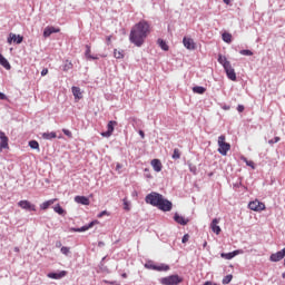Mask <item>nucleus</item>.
I'll list each match as a JSON object with an SVG mask.
<instances>
[{
	"label": "nucleus",
	"mask_w": 285,
	"mask_h": 285,
	"mask_svg": "<svg viewBox=\"0 0 285 285\" xmlns=\"http://www.w3.org/2000/svg\"><path fill=\"white\" fill-rule=\"evenodd\" d=\"M114 57H115V59H124V53L121 51H117V49H115Z\"/></svg>",
	"instance_id": "37"
},
{
	"label": "nucleus",
	"mask_w": 285,
	"mask_h": 285,
	"mask_svg": "<svg viewBox=\"0 0 285 285\" xmlns=\"http://www.w3.org/2000/svg\"><path fill=\"white\" fill-rule=\"evenodd\" d=\"M159 284L161 285H179L181 282H184V278H181L177 274L169 275L167 277L159 278Z\"/></svg>",
	"instance_id": "3"
},
{
	"label": "nucleus",
	"mask_w": 285,
	"mask_h": 285,
	"mask_svg": "<svg viewBox=\"0 0 285 285\" xmlns=\"http://www.w3.org/2000/svg\"><path fill=\"white\" fill-rule=\"evenodd\" d=\"M150 33V23L146 20H141L138 23H136L129 35V41L130 43H134L137 48H141L144 46L146 38Z\"/></svg>",
	"instance_id": "1"
},
{
	"label": "nucleus",
	"mask_w": 285,
	"mask_h": 285,
	"mask_svg": "<svg viewBox=\"0 0 285 285\" xmlns=\"http://www.w3.org/2000/svg\"><path fill=\"white\" fill-rule=\"evenodd\" d=\"M63 135H66L67 137H72V132L68 129H63L62 130Z\"/></svg>",
	"instance_id": "45"
},
{
	"label": "nucleus",
	"mask_w": 285,
	"mask_h": 285,
	"mask_svg": "<svg viewBox=\"0 0 285 285\" xmlns=\"http://www.w3.org/2000/svg\"><path fill=\"white\" fill-rule=\"evenodd\" d=\"M174 222H176V224H179L180 226H186L188 222H190V219L185 218L184 216L176 213L174 215Z\"/></svg>",
	"instance_id": "14"
},
{
	"label": "nucleus",
	"mask_w": 285,
	"mask_h": 285,
	"mask_svg": "<svg viewBox=\"0 0 285 285\" xmlns=\"http://www.w3.org/2000/svg\"><path fill=\"white\" fill-rule=\"evenodd\" d=\"M18 206L22 208L23 210H29V213L37 212V206L29 200H20L18 203Z\"/></svg>",
	"instance_id": "7"
},
{
	"label": "nucleus",
	"mask_w": 285,
	"mask_h": 285,
	"mask_svg": "<svg viewBox=\"0 0 285 285\" xmlns=\"http://www.w3.org/2000/svg\"><path fill=\"white\" fill-rule=\"evenodd\" d=\"M229 282H233V274L226 275V276L223 278L222 284L226 285V284H228Z\"/></svg>",
	"instance_id": "34"
},
{
	"label": "nucleus",
	"mask_w": 285,
	"mask_h": 285,
	"mask_svg": "<svg viewBox=\"0 0 285 285\" xmlns=\"http://www.w3.org/2000/svg\"><path fill=\"white\" fill-rule=\"evenodd\" d=\"M206 246H208V242L205 240V242L203 243V248H206Z\"/></svg>",
	"instance_id": "57"
},
{
	"label": "nucleus",
	"mask_w": 285,
	"mask_h": 285,
	"mask_svg": "<svg viewBox=\"0 0 285 285\" xmlns=\"http://www.w3.org/2000/svg\"><path fill=\"white\" fill-rule=\"evenodd\" d=\"M220 257H222L223 259H233V258H234L232 252H230V253H222V254H220Z\"/></svg>",
	"instance_id": "36"
},
{
	"label": "nucleus",
	"mask_w": 285,
	"mask_h": 285,
	"mask_svg": "<svg viewBox=\"0 0 285 285\" xmlns=\"http://www.w3.org/2000/svg\"><path fill=\"white\" fill-rule=\"evenodd\" d=\"M42 139H47V140L57 139V132H55V131L43 132Z\"/></svg>",
	"instance_id": "25"
},
{
	"label": "nucleus",
	"mask_w": 285,
	"mask_h": 285,
	"mask_svg": "<svg viewBox=\"0 0 285 285\" xmlns=\"http://www.w3.org/2000/svg\"><path fill=\"white\" fill-rule=\"evenodd\" d=\"M249 210H254L255 213H259L266 208V205L259 200H253L248 204Z\"/></svg>",
	"instance_id": "6"
},
{
	"label": "nucleus",
	"mask_w": 285,
	"mask_h": 285,
	"mask_svg": "<svg viewBox=\"0 0 285 285\" xmlns=\"http://www.w3.org/2000/svg\"><path fill=\"white\" fill-rule=\"evenodd\" d=\"M228 150H230V144L226 142V136L220 135L218 137V153L223 155V157H226Z\"/></svg>",
	"instance_id": "4"
},
{
	"label": "nucleus",
	"mask_w": 285,
	"mask_h": 285,
	"mask_svg": "<svg viewBox=\"0 0 285 285\" xmlns=\"http://www.w3.org/2000/svg\"><path fill=\"white\" fill-rule=\"evenodd\" d=\"M244 161H245L246 166H249V168L255 169V163H253V160H248V159L244 158Z\"/></svg>",
	"instance_id": "40"
},
{
	"label": "nucleus",
	"mask_w": 285,
	"mask_h": 285,
	"mask_svg": "<svg viewBox=\"0 0 285 285\" xmlns=\"http://www.w3.org/2000/svg\"><path fill=\"white\" fill-rule=\"evenodd\" d=\"M76 204H81V206H90V199L86 196H76Z\"/></svg>",
	"instance_id": "17"
},
{
	"label": "nucleus",
	"mask_w": 285,
	"mask_h": 285,
	"mask_svg": "<svg viewBox=\"0 0 285 285\" xmlns=\"http://www.w3.org/2000/svg\"><path fill=\"white\" fill-rule=\"evenodd\" d=\"M55 204V199L47 200L40 205V210H48Z\"/></svg>",
	"instance_id": "26"
},
{
	"label": "nucleus",
	"mask_w": 285,
	"mask_h": 285,
	"mask_svg": "<svg viewBox=\"0 0 285 285\" xmlns=\"http://www.w3.org/2000/svg\"><path fill=\"white\" fill-rule=\"evenodd\" d=\"M222 39H223V41H225V43H230L233 41V35H230L228 32H224L222 35Z\"/></svg>",
	"instance_id": "28"
},
{
	"label": "nucleus",
	"mask_w": 285,
	"mask_h": 285,
	"mask_svg": "<svg viewBox=\"0 0 285 285\" xmlns=\"http://www.w3.org/2000/svg\"><path fill=\"white\" fill-rule=\"evenodd\" d=\"M155 264H151V263H146L145 264V268H149L150 271H155Z\"/></svg>",
	"instance_id": "43"
},
{
	"label": "nucleus",
	"mask_w": 285,
	"mask_h": 285,
	"mask_svg": "<svg viewBox=\"0 0 285 285\" xmlns=\"http://www.w3.org/2000/svg\"><path fill=\"white\" fill-rule=\"evenodd\" d=\"M154 271H158V273H161V272L166 273V272L170 271V266L161 263L160 265L154 266Z\"/></svg>",
	"instance_id": "22"
},
{
	"label": "nucleus",
	"mask_w": 285,
	"mask_h": 285,
	"mask_svg": "<svg viewBox=\"0 0 285 285\" xmlns=\"http://www.w3.org/2000/svg\"><path fill=\"white\" fill-rule=\"evenodd\" d=\"M57 248H61V242L56 243Z\"/></svg>",
	"instance_id": "55"
},
{
	"label": "nucleus",
	"mask_w": 285,
	"mask_h": 285,
	"mask_svg": "<svg viewBox=\"0 0 285 285\" xmlns=\"http://www.w3.org/2000/svg\"><path fill=\"white\" fill-rule=\"evenodd\" d=\"M85 48H86L85 57L87 59H91L92 61H97V59H99V57L90 55V45H86Z\"/></svg>",
	"instance_id": "23"
},
{
	"label": "nucleus",
	"mask_w": 285,
	"mask_h": 285,
	"mask_svg": "<svg viewBox=\"0 0 285 285\" xmlns=\"http://www.w3.org/2000/svg\"><path fill=\"white\" fill-rule=\"evenodd\" d=\"M217 224H219V219L214 218L212 220L210 228H212L213 233H215L216 235H219V233H222V227H219Z\"/></svg>",
	"instance_id": "18"
},
{
	"label": "nucleus",
	"mask_w": 285,
	"mask_h": 285,
	"mask_svg": "<svg viewBox=\"0 0 285 285\" xmlns=\"http://www.w3.org/2000/svg\"><path fill=\"white\" fill-rule=\"evenodd\" d=\"M29 147L32 149V150H38V153H39V141H37V140H30L29 141Z\"/></svg>",
	"instance_id": "31"
},
{
	"label": "nucleus",
	"mask_w": 285,
	"mask_h": 285,
	"mask_svg": "<svg viewBox=\"0 0 285 285\" xmlns=\"http://www.w3.org/2000/svg\"><path fill=\"white\" fill-rule=\"evenodd\" d=\"M124 209L130 210V205L128 204V200H124Z\"/></svg>",
	"instance_id": "46"
},
{
	"label": "nucleus",
	"mask_w": 285,
	"mask_h": 285,
	"mask_svg": "<svg viewBox=\"0 0 285 285\" xmlns=\"http://www.w3.org/2000/svg\"><path fill=\"white\" fill-rule=\"evenodd\" d=\"M60 252L62 253V255H70V247L62 246L60 248Z\"/></svg>",
	"instance_id": "38"
},
{
	"label": "nucleus",
	"mask_w": 285,
	"mask_h": 285,
	"mask_svg": "<svg viewBox=\"0 0 285 285\" xmlns=\"http://www.w3.org/2000/svg\"><path fill=\"white\" fill-rule=\"evenodd\" d=\"M224 110H230V107H224Z\"/></svg>",
	"instance_id": "60"
},
{
	"label": "nucleus",
	"mask_w": 285,
	"mask_h": 285,
	"mask_svg": "<svg viewBox=\"0 0 285 285\" xmlns=\"http://www.w3.org/2000/svg\"><path fill=\"white\" fill-rule=\"evenodd\" d=\"M0 66H2V68H6V70H10V68H12L8 59H6V57H3V55L1 53H0Z\"/></svg>",
	"instance_id": "21"
},
{
	"label": "nucleus",
	"mask_w": 285,
	"mask_h": 285,
	"mask_svg": "<svg viewBox=\"0 0 285 285\" xmlns=\"http://www.w3.org/2000/svg\"><path fill=\"white\" fill-rule=\"evenodd\" d=\"M157 43H158L159 48H161V50H164L165 52H168L169 47H168V43H166V41L164 39L159 38L157 40Z\"/></svg>",
	"instance_id": "24"
},
{
	"label": "nucleus",
	"mask_w": 285,
	"mask_h": 285,
	"mask_svg": "<svg viewBox=\"0 0 285 285\" xmlns=\"http://www.w3.org/2000/svg\"><path fill=\"white\" fill-rule=\"evenodd\" d=\"M171 158L173 159H180L181 158V151H179V149L175 148Z\"/></svg>",
	"instance_id": "35"
},
{
	"label": "nucleus",
	"mask_w": 285,
	"mask_h": 285,
	"mask_svg": "<svg viewBox=\"0 0 285 285\" xmlns=\"http://www.w3.org/2000/svg\"><path fill=\"white\" fill-rule=\"evenodd\" d=\"M48 75V68L41 70V77H46Z\"/></svg>",
	"instance_id": "49"
},
{
	"label": "nucleus",
	"mask_w": 285,
	"mask_h": 285,
	"mask_svg": "<svg viewBox=\"0 0 285 285\" xmlns=\"http://www.w3.org/2000/svg\"><path fill=\"white\" fill-rule=\"evenodd\" d=\"M189 170H190V173H195V170H197V168L196 167H190Z\"/></svg>",
	"instance_id": "54"
},
{
	"label": "nucleus",
	"mask_w": 285,
	"mask_h": 285,
	"mask_svg": "<svg viewBox=\"0 0 285 285\" xmlns=\"http://www.w3.org/2000/svg\"><path fill=\"white\" fill-rule=\"evenodd\" d=\"M278 141H281V138L276 136L273 139H269L268 144H269V146H273V144H277Z\"/></svg>",
	"instance_id": "41"
},
{
	"label": "nucleus",
	"mask_w": 285,
	"mask_h": 285,
	"mask_svg": "<svg viewBox=\"0 0 285 285\" xmlns=\"http://www.w3.org/2000/svg\"><path fill=\"white\" fill-rule=\"evenodd\" d=\"M104 215H108V212H107V210H104V212L99 213V214L97 215V217H98V218H101V217H104Z\"/></svg>",
	"instance_id": "48"
},
{
	"label": "nucleus",
	"mask_w": 285,
	"mask_h": 285,
	"mask_svg": "<svg viewBox=\"0 0 285 285\" xmlns=\"http://www.w3.org/2000/svg\"><path fill=\"white\" fill-rule=\"evenodd\" d=\"M60 31H61V29H59V28L46 27L43 30V37H45V39H48V37H50L51 35H55Z\"/></svg>",
	"instance_id": "13"
},
{
	"label": "nucleus",
	"mask_w": 285,
	"mask_h": 285,
	"mask_svg": "<svg viewBox=\"0 0 285 285\" xmlns=\"http://www.w3.org/2000/svg\"><path fill=\"white\" fill-rule=\"evenodd\" d=\"M193 92L196 95H204V92H206V88L203 86H195L193 87Z\"/></svg>",
	"instance_id": "27"
},
{
	"label": "nucleus",
	"mask_w": 285,
	"mask_h": 285,
	"mask_svg": "<svg viewBox=\"0 0 285 285\" xmlns=\"http://www.w3.org/2000/svg\"><path fill=\"white\" fill-rule=\"evenodd\" d=\"M183 43L185 46V48L187 50H195L196 46H195V40H193L191 38H184L183 39Z\"/></svg>",
	"instance_id": "16"
},
{
	"label": "nucleus",
	"mask_w": 285,
	"mask_h": 285,
	"mask_svg": "<svg viewBox=\"0 0 285 285\" xmlns=\"http://www.w3.org/2000/svg\"><path fill=\"white\" fill-rule=\"evenodd\" d=\"M237 111L238 112H244V105H238L237 106Z\"/></svg>",
	"instance_id": "50"
},
{
	"label": "nucleus",
	"mask_w": 285,
	"mask_h": 285,
	"mask_svg": "<svg viewBox=\"0 0 285 285\" xmlns=\"http://www.w3.org/2000/svg\"><path fill=\"white\" fill-rule=\"evenodd\" d=\"M14 253H19V247H14Z\"/></svg>",
	"instance_id": "59"
},
{
	"label": "nucleus",
	"mask_w": 285,
	"mask_h": 285,
	"mask_svg": "<svg viewBox=\"0 0 285 285\" xmlns=\"http://www.w3.org/2000/svg\"><path fill=\"white\" fill-rule=\"evenodd\" d=\"M218 63H220V66H223V68H226L227 63H230V61H228V59H226V56H218Z\"/></svg>",
	"instance_id": "29"
},
{
	"label": "nucleus",
	"mask_w": 285,
	"mask_h": 285,
	"mask_svg": "<svg viewBox=\"0 0 285 285\" xmlns=\"http://www.w3.org/2000/svg\"><path fill=\"white\" fill-rule=\"evenodd\" d=\"M96 224H99V220H92L87 225H83L82 227H71L69 230L70 233H86V230H90L92 226H96Z\"/></svg>",
	"instance_id": "5"
},
{
	"label": "nucleus",
	"mask_w": 285,
	"mask_h": 285,
	"mask_svg": "<svg viewBox=\"0 0 285 285\" xmlns=\"http://www.w3.org/2000/svg\"><path fill=\"white\" fill-rule=\"evenodd\" d=\"M71 92H72L75 99H78V100L83 99V95L81 94V88L73 86V88H71Z\"/></svg>",
	"instance_id": "20"
},
{
	"label": "nucleus",
	"mask_w": 285,
	"mask_h": 285,
	"mask_svg": "<svg viewBox=\"0 0 285 285\" xmlns=\"http://www.w3.org/2000/svg\"><path fill=\"white\" fill-rule=\"evenodd\" d=\"M151 166L156 173H161V169L164 168V166L161 165V160L159 159H153Z\"/></svg>",
	"instance_id": "19"
},
{
	"label": "nucleus",
	"mask_w": 285,
	"mask_h": 285,
	"mask_svg": "<svg viewBox=\"0 0 285 285\" xmlns=\"http://www.w3.org/2000/svg\"><path fill=\"white\" fill-rule=\"evenodd\" d=\"M55 213H57L58 215H66V209H63V207H61V205L57 204L53 207Z\"/></svg>",
	"instance_id": "30"
},
{
	"label": "nucleus",
	"mask_w": 285,
	"mask_h": 285,
	"mask_svg": "<svg viewBox=\"0 0 285 285\" xmlns=\"http://www.w3.org/2000/svg\"><path fill=\"white\" fill-rule=\"evenodd\" d=\"M8 141L9 138L8 136H6V132L0 130V153H2V150H8V148H10Z\"/></svg>",
	"instance_id": "10"
},
{
	"label": "nucleus",
	"mask_w": 285,
	"mask_h": 285,
	"mask_svg": "<svg viewBox=\"0 0 285 285\" xmlns=\"http://www.w3.org/2000/svg\"><path fill=\"white\" fill-rule=\"evenodd\" d=\"M146 204H149L150 206H155L159 210H163V213H170L173 210V202L164 198V195L151 191L145 197Z\"/></svg>",
	"instance_id": "2"
},
{
	"label": "nucleus",
	"mask_w": 285,
	"mask_h": 285,
	"mask_svg": "<svg viewBox=\"0 0 285 285\" xmlns=\"http://www.w3.org/2000/svg\"><path fill=\"white\" fill-rule=\"evenodd\" d=\"M188 239H190V235L185 234V235L183 236V238H181L183 244H186V242H188Z\"/></svg>",
	"instance_id": "44"
},
{
	"label": "nucleus",
	"mask_w": 285,
	"mask_h": 285,
	"mask_svg": "<svg viewBox=\"0 0 285 285\" xmlns=\"http://www.w3.org/2000/svg\"><path fill=\"white\" fill-rule=\"evenodd\" d=\"M62 70L65 71V72H68V70H72V62H70V61H66L65 62V65H63V67H62Z\"/></svg>",
	"instance_id": "32"
},
{
	"label": "nucleus",
	"mask_w": 285,
	"mask_h": 285,
	"mask_svg": "<svg viewBox=\"0 0 285 285\" xmlns=\"http://www.w3.org/2000/svg\"><path fill=\"white\" fill-rule=\"evenodd\" d=\"M283 279H285V272L282 274Z\"/></svg>",
	"instance_id": "61"
},
{
	"label": "nucleus",
	"mask_w": 285,
	"mask_h": 285,
	"mask_svg": "<svg viewBox=\"0 0 285 285\" xmlns=\"http://www.w3.org/2000/svg\"><path fill=\"white\" fill-rule=\"evenodd\" d=\"M227 78L230 81H237V73L235 72V69L233 68V65L227 63L226 67L224 68Z\"/></svg>",
	"instance_id": "8"
},
{
	"label": "nucleus",
	"mask_w": 285,
	"mask_h": 285,
	"mask_svg": "<svg viewBox=\"0 0 285 285\" xmlns=\"http://www.w3.org/2000/svg\"><path fill=\"white\" fill-rule=\"evenodd\" d=\"M145 177H146L147 179H153V175H150V169L145 168Z\"/></svg>",
	"instance_id": "42"
},
{
	"label": "nucleus",
	"mask_w": 285,
	"mask_h": 285,
	"mask_svg": "<svg viewBox=\"0 0 285 285\" xmlns=\"http://www.w3.org/2000/svg\"><path fill=\"white\" fill-rule=\"evenodd\" d=\"M138 135L141 137V139H145L146 137V134L144 132V130H139Z\"/></svg>",
	"instance_id": "51"
},
{
	"label": "nucleus",
	"mask_w": 285,
	"mask_h": 285,
	"mask_svg": "<svg viewBox=\"0 0 285 285\" xmlns=\"http://www.w3.org/2000/svg\"><path fill=\"white\" fill-rule=\"evenodd\" d=\"M237 255H244V249H236L232 252V257H237Z\"/></svg>",
	"instance_id": "39"
},
{
	"label": "nucleus",
	"mask_w": 285,
	"mask_h": 285,
	"mask_svg": "<svg viewBox=\"0 0 285 285\" xmlns=\"http://www.w3.org/2000/svg\"><path fill=\"white\" fill-rule=\"evenodd\" d=\"M121 277H124V279H126L128 277V274L124 273V274H121Z\"/></svg>",
	"instance_id": "58"
},
{
	"label": "nucleus",
	"mask_w": 285,
	"mask_h": 285,
	"mask_svg": "<svg viewBox=\"0 0 285 285\" xmlns=\"http://www.w3.org/2000/svg\"><path fill=\"white\" fill-rule=\"evenodd\" d=\"M12 41L13 43H17L19 46L20 43H23V36L17 33H9L7 42L12 43Z\"/></svg>",
	"instance_id": "11"
},
{
	"label": "nucleus",
	"mask_w": 285,
	"mask_h": 285,
	"mask_svg": "<svg viewBox=\"0 0 285 285\" xmlns=\"http://www.w3.org/2000/svg\"><path fill=\"white\" fill-rule=\"evenodd\" d=\"M283 250H285V247L283 248Z\"/></svg>",
	"instance_id": "62"
},
{
	"label": "nucleus",
	"mask_w": 285,
	"mask_h": 285,
	"mask_svg": "<svg viewBox=\"0 0 285 285\" xmlns=\"http://www.w3.org/2000/svg\"><path fill=\"white\" fill-rule=\"evenodd\" d=\"M104 246H106V243H104V242H101V240L98 242V247H99V248H104Z\"/></svg>",
	"instance_id": "52"
},
{
	"label": "nucleus",
	"mask_w": 285,
	"mask_h": 285,
	"mask_svg": "<svg viewBox=\"0 0 285 285\" xmlns=\"http://www.w3.org/2000/svg\"><path fill=\"white\" fill-rule=\"evenodd\" d=\"M66 275H68V272L60 271L59 273H56V272L48 273L47 277H49V279H63Z\"/></svg>",
	"instance_id": "12"
},
{
	"label": "nucleus",
	"mask_w": 285,
	"mask_h": 285,
	"mask_svg": "<svg viewBox=\"0 0 285 285\" xmlns=\"http://www.w3.org/2000/svg\"><path fill=\"white\" fill-rule=\"evenodd\" d=\"M6 99H8V96H6V94L0 91V100L6 101Z\"/></svg>",
	"instance_id": "47"
},
{
	"label": "nucleus",
	"mask_w": 285,
	"mask_h": 285,
	"mask_svg": "<svg viewBox=\"0 0 285 285\" xmlns=\"http://www.w3.org/2000/svg\"><path fill=\"white\" fill-rule=\"evenodd\" d=\"M111 39H112V36H108L107 37V42L110 43Z\"/></svg>",
	"instance_id": "53"
},
{
	"label": "nucleus",
	"mask_w": 285,
	"mask_h": 285,
	"mask_svg": "<svg viewBox=\"0 0 285 285\" xmlns=\"http://www.w3.org/2000/svg\"><path fill=\"white\" fill-rule=\"evenodd\" d=\"M225 3H226V6H230V0H223Z\"/></svg>",
	"instance_id": "56"
},
{
	"label": "nucleus",
	"mask_w": 285,
	"mask_h": 285,
	"mask_svg": "<svg viewBox=\"0 0 285 285\" xmlns=\"http://www.w3.org/2000/svg\"><path fill=\"white\" fill-rule=\"evenodd\" d=\"M284 257H285V250L282 249L279 252H276V253L272 254L269 256V259L272 262H282V259H284Z\"/></svg>",
	"instance_id": "15"
},
{
	"label": "nucleus",
	"mask_w": 285,
	"mask_h": 285,
	"mask_svg": "<svg viewBox=\"0 0 285 285\" xmlns=\"http://www.w3.org/2000/svg\"><path fill=\"white\" fill-rule=\"evenodd\" d=\"M115 126H117V121H109L107 125V131H102L101 137H112V132H115Z\"/></svg>",
	"instance_id": "9"
},
{
	"label": "nucleus",
	"mask_w": 285,
	"mask_h": 285,
	"mask_svg": "<svg viewBox=\"0 0 285 285\" xmlns=\"http://www.w3.org/2000/svg\"><path fill=\"white\" fill-rule=\"evenodd\" d=\"M239 55H243L244 57H253V51L248 49H243L239 51Z\"/></svg>",
	"instance_id": "33"
}]
</instances>
